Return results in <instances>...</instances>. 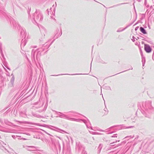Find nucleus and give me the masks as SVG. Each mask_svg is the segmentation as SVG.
Returning <instances> with one entry per match:
<instances>
[{"instance_id": "f03ea898", "label": "nucleus", "mask_w": 154, "mask_h": 154, "mask_svg": "<svg viewBox=\"0 0 154 154\" xmlns=\"http://www.w3.org/2000/svg\"><path fill=\"white\" fill-rule=\"evenodd\" d=\"M140 30L141 32L143 33V34H146V32L145 30L142 27H140Z\"/></svg>"}, {"instance_id": "f257e3e1", "label": "nucleus", "mask_w": 154, "mask_h": 154, "mask_svg": "<svg viewBox=\"0 0 154 154\" xmlns=\"http://www.w3.org/2000/svg\"><path fill=\"white\" fill-rule=\"evenodd\" d=\"M144 48L145 50L147 52L149 53L151 51V49L148 45H145Z\"/></svg>"}]
</instances>
